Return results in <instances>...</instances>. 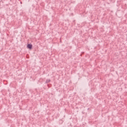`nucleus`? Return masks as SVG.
Instances as JSON below:
<instances>
[{
    "label": "nucleus",
    "instance_id": "obj_2",
    "mask_svg": "<svg viewBox=\"0 0 127 127\" xmlns=\"http://www.w3.org/2000/svg\"><path fill=\"white\" fill-rule=\"evenodd\" d=\"M49 82H50V80L49 79H47L46 80V83H49Z\"/></svg>",
    "mask_w": 127,
    "mask_h": 127
},
{
    "label": "nucleus",
    "instance_id": "obj_1",
    "mask_svg": "<svg viewBox=\"0 0 127 127\" xmlns=\"http://www.w3.org/2000/svg\"><path fill=\"white\" fill-rule=\"evenodd\" d=\"M27 47L29 49H31V48H32V45H31V44H28Z\"/></svg>",
    "mask_w": 127,
    "mask_h": 127
}]
</instances>
